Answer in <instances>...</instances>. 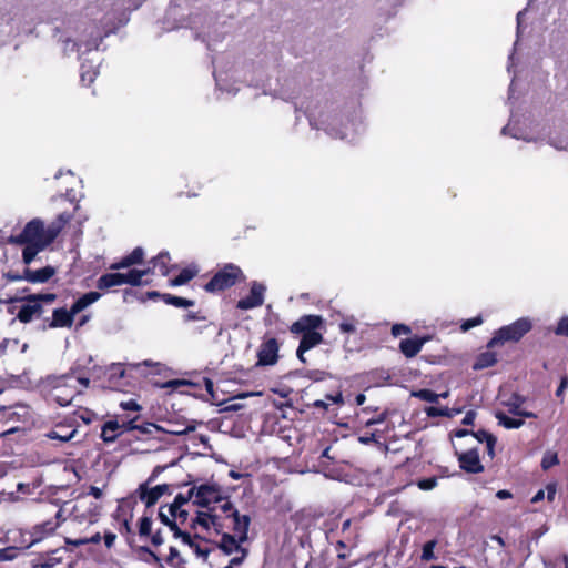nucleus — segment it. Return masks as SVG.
I'll use <instances>...</instances> for the list:
<instances>
[{"instance_id": "nucleus-29", "label": "nucleus", "mask_w": 568, "mask_h": 568, "mask_svg": "<svg viewBox=\"0 0 568 568\" xmlns=\"http://www.w3.org/2000/svg\"><path fill=\"white\" fill-rule=\"evenodd\" d=\"M120 429V424L116 420H109L102 427L101 438L104 443H113L119 434L115 432Z\"/></svg>"}, {"instance_id": "nucleus-58", "label": "nucleus", "mask_w": 568, "mask_h": 568, "mask_svg": "<svg viewBox=\"0 0 568 568\" xmlns=\"http://www.w3.org/2000/svg\"><path fill=\"white\" fill-rule=\"evenodd\" d=\"M237 552H241V556H237V557H233L231 560H230V564L231 566L235 567V566H240L244 560L245 558L247 557L248 555V550L246 548H242L240 549Z\"/></svg>"}, {"instance_id": "nucleus-3", "label": "nucleus", "mask_w": 568, "mask_h": 568, "mask_svg": "<svg viewBox=\"0 0 568 568\" xmlns=\"http://www.w3.org/2000/svg\"><path fill=\"white\" fill-rule=\"evenodd\" d=\"M72 219V215L69 213H60L57 219L50 223L47 227L44 223L40 219H33L26 224L20 234L11 236L10 243L17 245L23 244H37L47 243L49 246L55 237L59 235L61 230L64 227L67 223H69Z\"/></svg>"}, {"instance_id": "nucleus-48", "label": "nucleus", "mask_w": 568, "mask_h": 568, "mask_svg": "<svg viewBox=\"0 0 568 568\" xmlns=\"http://www.w3.org/2000/svg\"><path fill=\"white\" fill-rule=\"evenodd\" d=\"M191 549H193L194 554L197 558H201L203 561H206L210 555L209 549L201 548L197 544H195L192 539L191 542H184Z\"/></svg>"}, {"instance_id": "nucleus-46", "label": "nucleus", "mask_w": 568, "mask_h": 568, "mask_svg": "<svg viewBox=\"0 0 568 568\" xmlns=\"http://www.w3.org/2000/svg\"><path fill=\"white\" fill-rule=\"evenodd\" d=\"M195 493V489H190L187 491L186 495H183V494H178L174 498V500L172 501L174 504V507L175 508H180V507H183L185 504H187L192 498H193V495Z\"/></svg>"}, {"instance_id": "nucleus-25", "label": "nucleus", "mask_w": 568, "mask_h": 568, "mask_svg": "<svg viewBox=\"0 0 568 568\" xmlns=\"http://www.w3.org/2000/svg\"><path fill=\"white\" fill-rule=\"evenodd\" d=\"M41 313V304L36 302H27V304L21 306L20 311L18 312L17 318L21 323H29L32 321L34 315H40Z\"/></svg>"}, {"instance_id": "nucleus-59", "label": "nucleus", "mask_w": 568, "mask_h": 568, "mask_svg": "<svg viewBox=\"0 0 568 568\" xmlns=\"http://www.w3.org/2000/svg\"><path fill=\"white\" fill-rule=\"evenodd\" d=\"M325 399L328 404L332 403V404L338 405V406H342L344 404V397H343L342 393H337L336 395L327 394L325 396Z\"/></svg>"}, {"instance_id": "nucleus-24", "label": "nucleus", "mask_w": 568, "mask_h": 568, "mask_svg": "<svg viewBox=\"0 0 568 568\" xmlns=\"http://www.w3.org/2000/svg\"><path fill=\"white\" fill-rule=\"evenodd\" d=\"M101 297V294L98 292H89L79 297L70 307V312L73 316L78 313L82 312L84 308L97 302Z\"/></svg>"}, {"instance_id": "nucleus-45", "label": "nucleus", "mask_w": 568, "mask_h": 568, "mask_svg": "<svg viewBox=\"0 0 568 568\" xmlns=\"http://www.w3.org/2000/svg\"><path fill=\"white\" fill-rule=\"evenodd\" d=\"M195 427H196V422L195 420H192L189 425H186L185 427H180V426H175L171 429H168L165 430L168 434H171V435H176V436H181V435H185V434H189L193 430H195Z\"/></svg>"}, {"instance_id": "nucleus-54", "label": "nucleus", "mask_w": 568, "mask_h": 568, "mask_svg": "<svg viewBox=\"0 0 568 568\" xmlns=\"http://www.w3.org/2000/svg\"><path fill=\"white\" fill-rule=\"evenodd\" d=\"M483 323V318L481 316H476L474 318H469L467 321H465L463 324H462V329L464 332L473 328V327H476V326H479L480 324Z\"/></svg>"}, {"instance_id": "nucleus-64", "label": "nucleus", "mask_w": 568, "mask_h": 568, "mask_svg": "<svg viewBox=\"0 0 568 568\" xmlns=\"http://www.w3.org/2000/svg\"><path fill=\"white\" fill-rule=\"evenodd\" d=\"M221 510L226 514V517H229V515H231L233 511H239L234 505L231 503V501H225L222 506H221Z\"/></svg>"}, {"instance_id": "nucleus-10", "label": "nucleus", "mask_w": 568, "mask_h": 568, "mask_svg": "<svg viewBox=\"0 0 568 568\" xmlns=\"http://www.w3.org/2000/svg\"><path fill=\"white\" fill-rule=\"evenodd\" d=\"M257 365L271 366L278 359V343L275 338H270L262 343L257 352Z\"/></svg>"}, {"instance_id": "nucleus-30", "label": "nucleus", "mask_w": 568, "mask_h": 568, "mask_svg": "<svg viewBox=\"0 0 568 568\" xmlns=\"http://www.w3.org/2000/svg\"><path fill=\"white\" fill-rule=\"evenodd\" d=\"M26 247L22 251V261L26 265H29L32 263V261L36 258L38 253L43 251L47 247V243H41L40 245L37 244H24Z\"/></svg>"}, {"instance_id": "nucleus-21", "label": "nucleus", "mask_w": 568, "mask_h": 568, "mask_svg": "<svg viewBox=\"0 0 568 568\" xmlns=\"http://www.w3.org/2000/svg\"><path fill=\"white\" fill-rule=\"evenodd\" d=\"M425 344V338L413 337L400 341L399 349L400 352L408 358L416 356L423 345Z\"/></svg>"}, {"instance_id": "nucleus-44", "label": "nucleus", "mask_w": 568, "mask_h": 568, "mask_svg": "<svg viewBox=\"0 0 568 568\" xmlns=\"http://www.w3.org/2000/svg\"><path fill=\"white\" fill-rule=\"evenodd\" d=\"M166 562L175 568H181L183 560L180 557V552L175 547H170V554L166 558Z\"/></svg>"}, {"instance_id": "nucleus-32", "label": "nucleus", "mask_w": 568, "mask_h": 568, "mask_svg": "<svg viewBox=\"0 0 568 568\" xmlns=\"http://www.w3.org/2000/svg\"><path fill=\"white\" fill-rule=\"evenodd\" d=\"M495 416L498 419L499 425L504 426L507 429H517L524 425L523 419L511 418L503 412H497Z\"/></svg>"}, {"instance_id": "nucleus-57", "label": "nucleus", "mask_w": 568, "mask_h": 568, "mask_svg": "<svg viewBox=\"0 0 568 568\" xmlns=\"http://www.w3.org/2000/svg\"><path fill=\"white\" fill-rule=\"evenodd\" d=\"M471 435L479 442V443H486L490 438H494L495 436L486 430H478V432H471Z\"/></svg>"}, {"instance_id": "nucleus-9", "label": "nucleus", "mask_w": 568, "mask_h": 568, "mask_svg": "<svg viewBox=\"0 0 568 568\" xmlns=\"http://www.w3.org/2000/svg\"><path fill=\"white\" fill-rule=\"evenodd\" d=\"M169 488L170 486L168 484L156 485L152 488H149L148 484H141L138 488V494L145 506L150 508L155 505L164 494L169 493Z\"/></svg>"}, {"instance_id": "nucleus-33", "label": "nucleus", "mask_w": 568, "mask_h": 568, "mask_svg": "<svg viewBox=\"0 0 568 568\" xmlns=\"http://www.w3.org/2000/svg\"><path fill=\"white\" fill-rule=\"evenodd\" d=\"M75 433H77V429L68 430L64 427H58L57 429L51 430L48 434V437L51 439H58L60 442L65 443V442H69L70 439H72L74 437Z\"/></svg>"}, {"instance_id": "nucleus-41", "label": "nucleus", "mask_w": 568, "mask_h": 568, "mask_svg": "<svg viewBox=\"0 0 568 568\" xmlns=\"http://www.w3.org/2000/svg\"><path fill=\"white\" fill-rule=\"evenodd\" d=\"M427 416L429 417H452L454 416V413L447 408V407H436V406H429L425 409Z\"/></svg>"}, {"instance_id": "nucleus-12", "label": "nucleus", "mask_w": 568, "mask_h": 568, "mask_svg": "<svg viewBox=\"0 0 568 568\" xmlns=\"http://www.w3.org/2000/svg\"><path fill=\"white\" fill-rule=\"evenodd\" d=\"M323 324V318L320 315H304L294 322L291 326L293 334H302L308 332H316Z\"/></svg>"}, {"instance_id": "nucleus-47", "label": "nucleus", "mask_w": 568, "mask_h": 568, "mask_svg": "<svg viewBox=\"0 0 568 568\" xmlns=\"http://www.w3.org/2000/svg\"><path fill=\"white\" fill-rule=\"evenodd\" d=\"M547 143L556 150H566L568 148V140L557 136L548 135Z\"/></svg>"}, {"instance_id": "nucleus-11", "label": "nucleus", "mask_w": 568, "mask_h": 568, "mask_svg": "<svg viewBox=\"0 0 568 568\" xmlns=\"http://www.w3.org/2000/svg\"><path fill=\"white\" fill-rule=\"evenodd\" d=\"M459 466L463 470L470 474H478L484 470V466L479 459V453L476 448H471L458 456Z\"/></svg>"}, {"instance_id": "nucleus-17", "label": "nucleus", "mask_w": 568, "mask_h": 568, "mask_svg": "<svg viewBox=\"0 0 568 568\" xmlns=\"http://www.w3.org/2000/svg\"><path fill=\"white\" fill-rule=\"evenodd\" d=\"M197 526L202 527L204 530H209L213 527L215 531H220L221 528L219 517L206 511H199L196 517L192 519L191 528L196 529Z\"/></svg>"}, {"instance_id": "nucleus-16", "label": "nucleus", "mask_w": 568, "mask_h": 568, "mask_svg": "<svg viewBox=\"0 0 568 568\" xmlns=\"http://www.w3.org/2000/svg\"><path fill=\"white\" fill-rule=\"evenodd\" d=\"M144 250L140 246L135 247L129 255L122 257L119 262L112 263L110 270L118 271L129 268L132 265H138L143 262Z\"/></svg>"}, {"instance_id": "nucleus-13", "label": "nucleus", "mask_w": 568, "mask_h": 568, "mask_svg": "<svg viewBox=\"0 0 568 568\" xmlns=\"http://www.w3.org/2000/svg\"><path fill=\"white\" fill-rule=\"evenodd\" d=\"M232 519V529L234 535L240 537V541H246L248 539V527L251 518L248 515H241L239 511H233L229 515Z\"/></svg>"}, {"instance_id": "nucleus-19", "label": "nucleus", "mask_w": 568, "mask_h": 568, "mask_svg": "<svg viewBox=\"0 0 568 568\" xmlns=\"http://www.w3.org/2000/svg\"><path fill=\"white\" fill-rule=\"evenodd\" d=\"M214 78L216 82V87L221 91H225L230 94H235L237 92V88L229 85V71L224 70L217 62L214 60Z\"/></svg>"}, {"instance_id": "nucleus-8", "label": "nucleus", "mask_w": 568, "mask_h": 568, "mask_svg": "<svg viewBox=\"0 0 568 568\" xmlns=\"http://www.w3.org/2000/svg\"><path fill=\"white\" fill-rule=\"evenodd\" d=\"M192 489H195L194 504L200 507H207L210 504L221 500L220 490L214 485L204 484L197 487L194 486Z\"/></svg>"}, {"instance_id": "nucleus-27", "label": "nucleus", "mask_w": 568, "mask_h": 568, "mask_svg": "<svg viewBox=\"0 0 568 568\" xmlns=\"http://www.w3.org/2000/svg\"><path fill=\"white\" fill-rule=\"evenodd\" d=\"M323 342V335L318 332L302 333L300 342L301 352H307Z\"/></svg>"}, {"instance_id": "nucleus-14", "label": "nucleus", "mask_w": 568, "mask_h": 568, "mask_svg": "<svg viewBox=\"0 0 568 568\" xmlns=\"http://www.w3.org/2000/svg\"><path fill=\"white\" fill-rule=\"evenodd\" d=\"M159 519L162 524L168 526L171 531H173V536L175 538H181L182 542H191V535L178 527L176 520H174L166 511V506H161L159 508Z\"/></svg>"}, {"instance_id": "nucleus-1", "label": "nucleus", "mask_w": 568, "mask_h": 568, "mask_svg": "<svg viewBox=\"0 0 568 568\" xmlns=\"http://www.w3.org/2000/svg\"><path fill=\"white\" fill-rule=\"evenodd\" d=\"M310 125L316 130H324L329 136L353 142L355 138L364 132V124L361 112L354 111L352 115L343 118L334 112L332 105L316 106L308 111Z\"/></svg>"}, {"instance_id": "nucleus-60", "label": "nucleus", "mask_w": 568, "mask_h": 568, "mask_svg": "<svg viewBox=\"0 0 568 568\" xmlns=\"http://www.w3.org/2000/svg\"><path fill=\"white\" fill-rule=\"evenodd\" d=\"M152 429H161L153 423H144L142 425H138L136 430H139L142 434H152Z\"/></svg>"}, {"instance_id": "nucleus-36", "label": "nucleus", "mask_w": 568, "mask_h": 568, "mask_svg": "<svg viewBox=\"0 0 568 568\" xmlns=\"http://www.w3.org/2000/svg\"><path fill=\"white\" fill-rule=\"evenodd\" d=\"M152 532V518L151 516H142L139 520V536L141 538L151 536Z\"/></svg>"}, {"instance_id": "nucleus-40", "label": "nucleus", "mask_w": 568, "mask_h": 568, "mask_svg": "<svg viewBox=\"0 0 568 568\" xmlns=\"http://www.w3.org/2000/svg\"><path fill=\"white\" fill-rule=\"evenodd\" d=\"M413 396L427 403H437L439 395L430 389H419L413 393Z\"/></svg>"}, {"instance_id": "nucleus-15", "label": "nucleus", "mask_w": 568, "mask_h": 568, "mask_svg": "<svg viewBox=\"0 0 568 568\" xmlns=\"http://www.w3.org/2000/svg\"><path fill=\"white\" fill-rule=\"evenodd\" d=\"M55 274V268L48 265L40 270L24 268L22 277L24 281L33 284L47 283Z\"/></svg>"}, {"instance_id": "nucleus-53", "label": "nucleus", "mask_w": 568, "mask_h": 568, "mask_svg": "<svg viewBox=\"0 0 568 568\" xmlns=\"http://www.w3.org/2000/svg\"><path fill=\"white\" fill-rule=\"evenodd\" d=\"M339 329L342 333H355V331H356L355 320L352 317L346 321H343L339 324Z\"/></svg>"}, {"instance_id": "nucleus-20", "label": "nucleus", "mask_w": 568, "mask_h": 568, "mask_svg": "<svg viewBox=\"0 0 568 568\" xmlns=\"http://www.w3.org/2000/svg\"><path fill=\"white\" fill-rule=\"evenodd\" d=\"M74 316L65 308H55L52 313V321L49 324L50 328L57 327H71Z\"/></svg>"}, {"instance_id": "nucleus-42", "label": "nucleus", "mask_w": 568, "mask_h": 568, "mask_svg": "<svg viewBox=\"0 0 568 568\" xmlns=\"http://www.w3.org/2000/svg\"><path fill=\"white\" fill-rule=\"evenodd\" d=\"M501 134L510 135L514 139H518V140L523 139V140H525L527 142L537 141V139H532V138H529V136L520 134L519 130L514 129L510 123H508L506 126L503 128Z\"/></svg>"}, {"instance_id": "nucleus-35", "label": "nucleus", "mask_w": 568, "mask_h": 568, "mask_svg": "<svg viewBox=\"0 0 568 568\" xmlns=\"http://www.w3.org/2000/svg\"><path fill=\"white\" fill-rule=\"evenodd\" d=\"M125 375V371L121 364H112L108 369V377L111 384H116V382L123 378Z\"/></svg>"}, {"instance_id": "nucleus-51", "label": "nucleus", "mask_w": 568, "mask_h": 568, "mask_svg": "<svg viewBox=\"0 0 568 568\" xmlns=\"http://www.w3.org/2000/svg\"><path fill=\"white\" fill-rule=\"evenodd\" d=\"M326 375L327 374L324 371L312 369V371L305 372L304 377H306L311 381H314V382H321V381L325 379Z\"/></svg>"}, {"instance_id": "nucleus-23", "label": "nucleus", "mask_w": 568, "mask_h": 568, "mask_svg": "<svg viewBox=\"0 0 568 568\" xmlns=\"http://www.w3.org/2000/svg\"><path fill=\"white\" fill-rule=\"evenodd\" d=\"M94 62H99V61L98 60H91V61L82 60V62H81L80 77H81V82L84 85H90L94 81V79L98 74L99 63H94Z\"/></svg>"}, {"instance_id": "nucleus-2", "label": "nucleus", "mask_w": 568, "mask_h": 568, "mask_svg": "<svg viewBox=\"0 0 568 568\" xmlns=\"http://www.w3.org/2000/svg\"><path fill=\"white\" fill-rule=\"evenodd\" d=\"M126 21L128 18L125 13H121L118 21H114L113 13L108 12L100 20V23L92 21L84 26L79 42L73 41L70 37H60L58 41L62 43V51L65 55L78 51L80 52V59H82L85 53L97 51L101 41L109 34L115 32L121 26L125 24Z\"/></svg>"}, {"instance_id": "nucleus-52", "label": "nucleus", "mask_w": 568, "mask_h": 568, "mask_svg": "<svg viewBox=\"0 0 568 568\" xmlns=\"http://www.w3.org/2000/svg\"><path fill=\"white\" fill-rule=\"evenodd\" d=\"M417 485L422 490H432L437 486V479L435 477L425 478L419 480Z\"/></svg>"}, {"instance_id": "nucleus-61", "label": "nucleus", "mask_w": 568, "mask_h": 568, "mask_svg": "<svg viewBox=\"0 0 568 568\" xmlns=\"http://www.w3.org/2000/svg\"><path fill=\"white\" fill-rule=\"evenodd\" d=\"M187 518H189L187 510L182 509L181 511L176 513V518H174V520H176L178 527H180V526L185 525V523L187 521Z\"/></svg>"}, {"instance_id": "nucleus-49", "label": "nucleus", "mask_w": 568, "mask_h": 568, "mask_svg": "<svg viewBox=\"0 0 568 568\" xmlns=\"http://www.w3.org/2000/svg\"><path fill=\"white\" fill-rule=\"evenodd\" d=\"M524 403V398L520 396H514L510 400L506 403V406L509 408V412L513 415H517L520 410V406Z\"/></svg>"}, {"instance_id": "nucleus-39", "label": "nucleus", "mask_w": 568, "mask_h": 568, "mask_svg": "<svg viewBox=\"0 0 568 568\" xmlns=\"http://www.w3.org/2000/svg\"><path fill=\"white\" fill-rule=\"evenodd\" d=\"M437 545V540L433 539L424 544L420 559L424 561H430L436 558L434 549Z\"/></svg>"}, {"instance_id": "nucleus-34", "label": "nucleus", "mask_w": 568, "mask_h": 568, "mask_svg": "<svg viewBox=\"0 0 568 568\" xmlns=\"http://www.w3.org/2000/svg\"><path fill=\"white\" fill-rule=\"evenodd\" d=\"M163 300L166 304L173 305L175 307L186 308V307L194 305V301H192V300H187V298L180 297V296H174L171 294H163Z\"/></svg>"}, {"instance_id": "nucleus-18", "label": "nucleus", "mask_w": 568, "mask_h": 568, "mask_svg": "<svg viewBox=\"0 0 568 568\" xmlns=\"http://www.w3.org/2000/svg\"><path fill=\"white\" fill-rule=\"evenodd\" d=\"M152 274V268L146 267L143 270H130L128 273H122V285L128 284L131 286L148 285L150 282L144 281L143 277Z\"/></svg>"}, {"instance_id": "nucleus-37", "label": "nucleus", "mask_w": 568, "mask_h": 568, "mask_svg": "<svg viewBox=\"0 0 568 568\" xmlns=\"http://www.w3.org/2000/svg\"><path fill=\"white\" fill-rule=\"evenodd\" d=\"M196 274V271L191 268H183L180 274L172 280L173 286H180L183 284H186L189 281H191Z\"/></svg>"}, {"instance_id": "nucleus-62", "label": "nucleus", "mask_w": 568, "mask_h": 568, "mask_svg": "<svg viewBox=\"0 0 568 568\" xmlns=\"http://www.w3.org/2000/svg\"><path fill=\"white\" fill-rule=\"evenodd\" d=\"M548 501H554L557 493L556 484L551 483L546 486Z\"/></svg>"}, {"instance_id": "nucleus-28", "label": "nucleus", "mask_w": 568, "mask_h": 568, "mask_svg": "<svg viewBox=\"0 0 568 568\" xmlns=\"http://www.w3.org/2000/svg\"><path fill=\"white\" fill-rule=\"evenodd\" d=\"M170 255L168 252H161L159 253L155 257H153L151 261H150V264L152 266H149L150 268H152V274L154 273L155 270H159V272L162 274V275H168L169 273V267H168V264L170 262Z\"/></svg>"}, {"instance_id": "nucleus-50", "label": "nucleus", "mask_w": 568, "mask_h": 568, "mask_svg": "<svg viewBox=\"0 0 568 568\" xmlns=\"http://www.w3.org/2000/svg\"><path fill=\"white\" fill-rule=\"evenodd\" d=\"M555 334L558 336L568 337V316H564L562 318H560L557 327L555 328Z\"/></svg>"}, {"instance_id": "nucleus-38", "label": "nucleus", "mask_w": 568, "mask_h": 568, "mask_svg": "<svg viewBox=\"0 0 568 568\" xmlns=\"http://www.w3.org/2000/svg\"><path fill=\"white\" fill-rule=\"evenodd\" d=\"M557 464H559L557 453L547 450L542 456L540 465L544 470H548L549 468H551L552 466H555Z\"/></svg>"}, {"instance_id": "nucleus-31", "label": "nucleus", "mask_w": 568, "mask_h": 568, "mask_svg": "<svg viewBox=\"0 0 568 568\" xmlns=\"http://www.w3.org/2000/svg\"><path fill=\"white\" fill-rule=\"evenodd\" d=\"M497 362V356L494 352H485V353H481L475 364H474V369H484V368H487V367H490L493 366L495 363Z\"/></svg>"}, {"instance_id": "nucleus-63", "label": "nucleus", "mask_w": 568, "mask_h": 568, "mask_svg": "<svg viewBox=\"0 0 568 568\" xmlns=\"http://www.w3.org/2000/svg\"><path fill=\"white\" fill-rule=\"evenodd\" d=\"M150 537H151V542L154 546H161L164 542V539H163L160 530L155 531L154 534H151Z\"/></svg>"}, {"instance_id": "nucleus-26", "label": "nucleus", "mask_w": 568, "mask_h": 568, "mask_svg": "<svg viewBox=\"0 0 568 568\" xmlns=\"http://www.w3.org/2000/svg\"><path fill=\"white\" fill-rule=\"evenodd\" d=\"M122 285V273H106L101 275L97 281V287L99 290L105 291L112 288L114 286Z\"/></svg>"}, {"instance_id": "nucleus-22", "label": "nucleus", "mask_w": 568, "mask_h": 568, "mask_svg": "<svg viewBox=\"0 0 568 568\" xmlns=\"http://www.w3.org/2000/svg\"><path fill=\"white\" fill-rule=\"evenodd\" d=\"M244 541H240V537L231 534H223L221 537V541L219 544V548L225 554L231 555L233 552L242 549V544Z\"/></svg>"}, {"instance_id": "nucleus-6", "label": "nucleus", "mask_w": 568, "mask_h": 568, "mask_svg": "<svg viewBox=\"0 0 568 568\" xmlns=\"http://www.w3.org/2000/svg\"><path fill=\"white\" fill-rule=\"evenodd\" d=\"M242 274L240 267L234 264L225 265L204 286L206 292H220L233 286Z\"/></svg>"}, {"instance_id": "nucleus-4", "label": "nucleus", "mask_w": 568, "mask_h": 568, "mask_svg": "<svg viewBox=\"0 0 568 568\" xmlns=\"http://www.w3.org/2000/svg\"><path fill=\"white\" fill-rule=\"evenodd\" d=\"M40 385L62 407L70 405L73 398L82 393L77 388L75 377L72 373L47 376L41 381Z\"/></svg>"}, {"instance_id": "nucleus-43", "label": "nucleus", "mask_w": 568, "mask_h": 568, "mask_svg": "<svg viewBox=\"0 0 568 568\" xmlns=\"http://www.w3.org/2000/svg\"><path fill=\"white\" fill-rule=\"evenodd\" d=\"M55 294L53 293H45V294H32V295H28L24 300L27 302H36V303H41V302H44V303H51L55 300Z\"/></svg>"}, {"instance_id": "nucleus-55", "label": "nucleus", "mask_w": 568, "mask_h": 568, "mask_svg": "<svg viewBox=\"0 0 568 568\" xmlns=\"http://www.w3.org/2000/svg\"><path fill=\"white\" fill-rule=\"evenodd\" d=\"M410 333V328L405 324H395L392 327L393 336L397 337Z\"/></svg>"}, {"instance_id": "nucleus-7", "label": "nucleus", "mask_w": 568, "mask_h": 568, "mask_svg": "<svg viewBox=\"0 0 568 568\" xmlns=\"http://www.w3.org/2000/svg\"><path fill=\"white\" fill-rule=\"evenodd\" d=\"M265 291L266 286L264 284L254 281L251 285L250 295L237 301L236 307L246 311L263 305Z\"/></svg>"}, {"instance_id": "nucleus-56", "label": "nucleus", "mask_w": 568, "mask_h": 568, "mask_svg": "<svg viewBox=\"0 0 568 568\" xmlns=\"http://www.w3.org/2000/svg\"><path fill=\"white\" fill-rule=\"evenodd\" d=\"M120 407L124 410H133V412H139L142 409L141 405L138 404L134 399L121 402Z\"/></svg>"}, {"instance_id": "nucleus-5", "label": "nucleus", "mask_w": 568, "mask_h": 568, "mask_svg": "<svg viewBox=\"0 0 568 568\" xmlns=\"http://www.w3.org/2000/svg\"><path fill=\"white\" fill-rule=\"evenodd\" d=\"M532 328V323L528 317H521L514 323L497 329L487 347L493 348L507 342H518Z\"/></svg>"}]
</instances>
